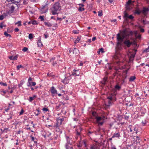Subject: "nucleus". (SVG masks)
I'll return each instance as SVG.
<instances>
[{
  "label": "nucleus",
  "mask_w": 149,
  "mask_h": 149,
  "mask_svg": "<svg viewBox=\"0 0 149 149\" xmlns=\"http://www.w3.org/2000/svg\"><path fill=\"white\" fill-rule=\"evenodd\" d=\"M61 9V6L59 2L55 3L53 7L51 8L52 13L53 15L58 14L57 12L58 11H60Z\"/></svg>",
  "instance_id": "1"
},
{
  "label": "nucleus",
  "mask_w": 149,
  "mask_h": 149,
  "mask_svg": "<svg viewBox=\"0 0 149 149\" xmlns=\"http://www.w3.org/2000/svg\"><path fill=\"white\" fill-rule=\"evenodd\" d=\"M123 18L124 19V21L127 22L128 21V19H132L134 18V17L132 15H129L128 13L126 11H125L124 12Z\"/></svg>",
  "instance_id": "2"
},
{
  "label": "nucleus",
  "mask_w": 149,
  "mask_h": 149,
  "mask_svg": "<svg viewBox=\"0 0 149 149\" xmlns=\"http://www.w3.org/2000/svg\"><path fill=\"white\" fill-rule=\"evenodd\" d=\"M123 44L125 45L124 47H126L129 48L133 44V42H131L129 40H126L123 42Z\"/></svg>",
  "instance_id": "3"
},
{
  "label": "nucleus",
  "mask_w": 149,
  "mask_h": 149,
  "mask_svg": "<svg viewBox=\"0 0 149 149\" xmlns=\"http://www.w3.org/2000/svg\"><path fill=\"white\" fill-rule=\"evenodd\" d=\"M117 40L118 41H120L122 42L124 38L125 37V36L124 35H123L122 37L120 36L119 33H118L117 35Z\"/></svg>",
  "instance_id": "4"
},
{
  "label": "nucleus",
  "mask_w": 149,
  "mask_h": 149,
  "mask_svg": "<svg viewBox=\"0 0 149 149\" xmlns=\"http://www.w3.org/2000/svg\"><path fill=\"white\" fill-rule=\"evenodd\" d=\"M50 92L53 95L57 94V90L54 88V87L52 86L50 90Z\"/></svg>",
  "instance_id": "5"
},
{
  "label": "nucleus",
  "mask_w": 149,
  "mask_h": 149,
  "mask_svg": "<svg viewBox=\"0 0 149 149\" xmlns=\"http://www.w3.org/2000/svg\"><path fill=\"white\" fill-rule=\"evenodd\" d=\"M108 79V77H104L102 81H101V83L103 85H105L106 84V82L107 81V79Z\"/></svg>",
  "instance_id": "6"
},
{
  "label": "nucleus",
  "mask_w": 149,
  "mask_h": 149,
  "mask_svg": "<svg viewBox=\"0 0 149 149\" xmlns=\"http://www.w3.org/2000/svg\"><path fill=\"white\" fill-rule=\"evenodd\" d=\"M15 7L14 6H12L10 7V10L9 11H8V14H11L13 13Z\"/></svg>",
  "instance_id": "7"
},
{
  "label": "nucleus",
  "mask_w": 149,
  "mask_h": 149,
  "mask_svg": "<svg viewBox=\"0 0 149 149\" xmlns=\"http://www.w3.org/2000/svg\"><path fill=\"white\" fill-rule=\"evenodd\" d=\"M58 127L56 126V125L54 126V127H56V131L58 132V134H61L62 133V130Z\"/></svg>",
  "instance_id": "8"
},
{
  "label": "nucleus",
  "mask_w": 149,
  "mask_h": 149,
  "mask_svg": "<svg viewBox=\"0 0 149 149\" xmlns=\"http://www.w3.org/2000/svg\"><path fill=\"white\" fill-rule=\"evenodd\" d=\"M82 130L81 128L79 127L78 129L76 130V135L78 136H79L80 135V132Z\"/></svg>",
  "instance_id": "9"
},
{
  "label": "nucleus",
  "mask_w": 149,
  "mask_h": 149,
  "mask_svg": "<svg viewBox=\"0 0 149 149\" xmlns=\"http://www.w3.org/2000/svg\"><path fill=\"white\" fill-rule=\"evenodd\" d=\"M36 84V83L35 82H28L27 83V86L28 87L35 86Z\"/></svg>",
  "instance_id": "10"
},
{
  "label": "nucleus",
  "mask_w": 149,
  "mask_h": 149,
  "mask_svg": "<svg viewBox=\"0 0 149 149\" xmlns=\"http://www.w3.org/2000/svg\"><path fill=\"white\" fill-rule=\"evenodd\" d=\"M69 79L68 77H65L64 79L62 81V82L64 84H66L69 83Z\"/></svg>",
  "instance_id": "11"
},
{
  "label": "nucleus",
  "mask_w": 149,
  "mask_h": 149,
  "mask_svg": "<svg viewBox=\"0 0 149 149\" xmlns=\"http://www.w3.org/2000/svg\"><path fill=\"white\" fill-rule=\"evenodd\" d=\"M76 72H79V70H76L74 69L73 70V72H72V75L74 76H76H76H79V73L78 72V73L77 74Z\"/></svg>",
  "instance_id": "12"
},
{
  "label": "nucleus",
  "mask_w": 149,
  "mask_h": 149,
  "mask_svg": "<svg viewBox=\"0 0 149 149\" xmlns=\"http://www.w3.org/2000/svg\"><path fill=\"white\" fill-rule=\"evenodd\" d=\"M120 137V134L119 133H114L113 135L112 136V138H114V137H118L119 138Z\"/></svg>",
  "instance_id": "13"
},
{
  "label": "nucleus",
  "mask_w": 149,
  "mask_h": 149,
  "mask_svg": "<svg viewBox=\"0 0 149 149\" xmlns=\"http://www.w3.org/2000/svg\"><path fill=\"white\" fill-rule=\"evenodd\" d=\"M90 149H98V147L97 145L93 144L91 146Z\"/></svg>",
  "instance_id": "14"
},
{
  "label": "nucleus",
  "mask_w": 149,
  "mask_h": 149,
  "mask_svg": "<svg viewBox=\"0 0 149 149\" xmlns=\"http://www.w3.org/2000/svg\"><path fill=\"white\" fill-rule=\"evenodd\" d=\"M17 55L13 57V56H10L9 57V58L11 60H15L17 59Z\"/></svg>",
  "instance_id": "15"
},
{
  "label": "nucleus",
  "mask_w": 149,
  "mask_h": 149,
  "mask_svg": "<svg viewBox=\"0 0 149 149\" xmlns=\"http://www.w3.org/2000/svg\"><path fill=\"white\" fill-rule=\"evenodd\" d=\"M62 122L59 119V118H58L57 120V122L56 123V125H55L56 126H59L61 125Z\"/></svg>",
  "instance_id": "16"
},
{
  "label": "nucleus",
  "mask_w": 149,
  "mask_h": 149,
  "mask_svg": "<svg viewBox=\"0 0 149 149\" xmlns=\"http://www.w3.org/2000/svg\"><path fill=\"white\" fill-rule=\"evenodd\" d=\"M114 88L115 90L119 91L121 89V86L117 84L115 86Z\"/></svg>",
  "instance_id": "17"
},
{
  "label": "nucleus",
  "mask_w": 149,
  "mask_h": 149,
  "mask_svg": "<svg viewBox=\"0 0 149 149\" xmlns=\"http://www.w3.org/2000/svg\"><path fill=\"white\" fill-rule=\"evenodd\" d=\"M38 46L39 47H41L42 46V42L40 39H39L37 42Z\"/></svg>",
  "instance_id": "18"
},
{
  "label": "nucleus",
  "mask_w": 149,
  "mask_h": 149,
  "mask_svg": "<svg viewBox=\"0 0 149 149\" xmlns=\"http://www.w3.org/2000/svg\"><path fill=\"white\" fill-rule=\"evenodd\" d=\"M65 148L66 149H70L72 148V144H65Z\"/></svg>",
  "instance_id": "19"
},
{
  "label": "nucleus",
  "mask_w": 149,
  "mask_h": 149,
  "mask_svg": "<svg viewBox=\"0 0 149 149\" xmlns=\"http://www.w3.org/2000/svg\"><path fill=\"white\" fill-rule=\"evenodd\" d=\"M114 97V96H112V94H111V95H110L107 96V98L109 99L110 101H111L113 100V97Z\"/></svg>",
  "instance_id": "20"
},
{
  "label": "nucleus",
  "mask_w": 149,
  "mask_h": 149,
  "mask_svg": "<svg viewBox=\"0 0 149 149\" xmlns=\"http://www.w3.org/2000/svg\"><path fill=\"white\" fill-rule=\"evenodd\" d=\"M30 137L31 138V141H33L35 143H37V142L36 139L34 138L32 136H31Z\"/></svg>",
  "instance_id": "21"
},
{
  "label": "nucleus",
  "mask_w": 149,
  "mask_h": 149,
  "mask_svg": "<svg viewBox=\"0 0 149 149\" xmlns=\"http://www.w3.org/2000/svg\"><path fill=\"white\" fill-rule=\"evenodd\" d=\"M136 79L135 76H131L129 79V81L132 82L133 81Z\"/></svg>",
  "instance_id": "22"
},
{
  "label": "nucleus",
  "mask_w": 149,
  "mask_h": 149,
  "mask_svg": "<svg viewBox=\"0 0 149 149\" xmlns=\"http://www.w3.org/2000/svg\"><path fill=\"white\" fill-rule=\"evenodd\" d=\"M96 121L97 122H99L100 121H101L102 120V118L101 117H96Z\"/></svg>",
  "instance_id": "23"
},
{
  "label": "nucleus",
  "mask_w": 149,
  "mask_h": 149,
  "mask_svg": "<svg viewBox=\"0 0 149 149\" xmlns=\"http://www.w3.org/2000/svg\"><path fill=\"white\" fill-rule=\"evenodd\" d=\"M148 8L145 7H143V10H142V13L143 14L145 13L147 11H148Z\"/></svg>",
  "instance_id": "24"
},
{
  "label": "nucleus",
  "mask_w": 149,
  "mask_h": 149,
  "mask_svg": "<svg viewBox=\"0 0 149 149\" xmlns=\"http://www.w3.org/2000/svg\"><path fill=\"white\" fill-rule=\"evenodd\" d=\"M44 24L45 25L48 27H51L52 26V25L49 22H45L44 23Z\"/></svg>",
  "instance_id": "25"
},
{
  "label": "nucleus",
  "mask_w": 149,
  "mask_h": 149,
  "mask_svg": "<svg viewBox=\"0 0 149 149\" xmlns=\"http://www.w3.org/2000/svg\"><path fill=\"white\" fill-rule=\"evenodd\" d=\"M135 137H136V143H139L141 140L139 136H136Z\"/></svg>",
  "instance_id": "26"
},
{
  "label": "nucleus",
  "mask_w": 149,
  "mask_h": 149,
  "mask_svg": "<svg viewBox=\"0 0 149 149\" xmlns=\"http://www.w3.org/2000/svg\"><path fill=\"white\" fill-rule=\"evenodd\" d=\"M135 54H132L130 57V60L132 61L133 60V58L135 57Z\"/></svg>",
  "instance_id": "27"
},
{
  "label": "nucleus",
  "mask_w": 149,
  "mask_h": 149,
  "mask_svg": "<svg viewBox=\"0 0 149 149\" xmlns=\"http://www.w3.org/2000/svg\"><path fill=\"white\" fill-rule=\"evenodd\" d=\"M141 11L139 9L136 10L135 12V14H137L138 15H139L141 13Z\"/></svg>",
  "instance_id": "28"
},
{
  "label": "nucleus",
  "mask_w": 149,
  "mask_h": 149,
  "mask_svg": "<svg viewBox=\"0 0 149 149\" xmlns=\"http://www.w3.org/2000/svg\"><path fill=\"white\" fill-rule=\"evenodd\" d=\"M4 34L5 36L6 37H11V35L10 34L8 33L6 31H5L4 32Z\"/></svg>",
  "instance_id": "29"
},
{
  "label": "nucleus",
  "mask_w": 149,
  "mask_h": 149,
  "mask_svg": "<svg viewBox=\"0 0 149 149\" xmlns=\"http://www.w3.org/2000/svg\"><path fill=\"white\" fill-rule=\"evenodd\" d=\"M142 21V22L144 25L149 24V22L148 21H146L144 19H143Z\"/></svg>",
  "instance_id": "30"
},
{
  "label": "nucleus",
  "mask_w": 149,
  "mask_h": 149,
  "mask_svg": "<svg viewBox=\"0 0 149 149\" xmlns=\"http://www.w3.org/2000/svg\"><path fill=\"white\" fill-rule=\"evenodd\" d=\"M149 52V48H146V49H144L143 51V53H146L147 52Z\"/></svg>",
  "instance_id": "31"
},
{
  "label": "nucleus",
  "mask_w": 149,
  "mask_h": 149,
  "mask_svg": "<svg viewBox=\"0 0 149 149\" xmlns=\"http://www.w3.org/2000/svg\"><path fill=\"white\" fill-rule=\"evenodd\" d=\"M80 39L78 37L76 39V40L74 42V43L75 44H77V43H78L79 40H80Z\"/></svg>",
  "instance_id": "32"
},
{
  "label": "nucleus",
  "mask_w": 149,
  "mask_h": 149,
  "mask_svg": "<svg viewBox=\"0 0 149 149\" xmlns=\"http://www.w3.org/2000/svg\"><path fill=\"white\" fill-rule=\"evenodd\" d=\"M21 21H18L16 23H15V24H18V26H21L22 25L21 24Z\"/></svg>",
  "instance_id": "33"
},
{
  "label": "nucleus",
  "mask_w": 149,
  "mask_h": 149,
  "mask_svg": "<svg viewBox=\"0 0 149 149\" xmlns=\"http://www.w3.org/2000/svg\"><path fill=\"white\" fill-rule=\"evenodd\" d=\"M122 42H121L120 41H118V42L117 43V47H118V48H119V45H120V46H121V45H122Z\"/></svg>",
  "instance_id": "34"
},
{
  "label": "nucleus",
  "mask_w": 149,
  "mask_h": 149,
  "mask_svg": "<svg viewBox=\"0 0 149 149\" xmlns=\"http://www.w3.org/2000/svg\"><path fill=\"white\" fill-rule=\"evenodd\" d=\"M123 33L124 34V35H124V36H126V35H127V31L126 30H124L123 31Z\"/></svg>",
  "instance_id": "35"
},
{
  "label": "nucleus",
  "mask_w": 149,
  "mask_h": 149,
  "mask_svg": "<svg viewBox=\"0 0 149 149\" xmlns=\"http://www.w3.org/2000/svg\"><path fill=\"white\" fill-rule=\"evenodd\" d=\"M39 19H40V20L41 21H43L44 20V16H40L39 17Z\"/></svg>",
  "instance_id": "36"
},
{
  "label": "nucleus",
  "mask_w": 149,
  "mask_h": 149,
  "mask_svg": "<svg viewBox=\"0 0 149 149\" xmlns=\"http://www.w3.org/2000/svg\"><path fill=\"white\" fill-rule=\"evenodd\" d=\"M78 10L80 11H83L84 10V8L81 7H79L78 8Z\"/></svg>",
  "instance_id": "37"
},
{
  "label": "nucleus",
  "mask_w": 149,
  "mask_h": 149,
  "mask_svg": "<svg viewBox=\"0 0 149 149\" xmlns=\"http://www.w3.org/2000/svg\"><path fill=\"white\" fill-rule=\"evenodd\" d=\"M29 39H31L33 38V34L32 33H30L29 35Z\"/></svg>",
  "instance_id": "38"
},
{
  "label": "nucleus",
  "mask_w": 149,
  "mask_h": 149,
  "mask_svg": "<svg viewBox=\"0 0 149 149\" xmlns=\"http://www.w3.org/2000/svg\"><path fill=\"white\" fill-rule=\"evenodd\" d=\"M103 15V14H102V10H101V11H98V15L99 16H101L102 15Z\"/></svg>",
  "instance_id": "39"
},
{
  "label": "nucleus",
  "mask_w": 149,
  "mask_h": 149,
  "mask_svg": "<svg viewBox=\"0 0 149 149\" xmlns=\"http://www.w3.org/2000/svg\"><path fill=\"white\" fill-rule=\"evenodd\" d=\"M31 23L33 25L37 24H38L37 21L35 20L32 21Z\"/></svg>",
  "instance_id": "40"
},
{
  "label": "nucleus",
  "mask_w": 149,
  "mask_h": 149,
  "mask_svg": "<svg viewBox=\"0 0 149 149\" xmlns=\"http://www.w3.org/2000/svg\"><path fill=\"white\" fill-rule=\"evenodd\" d=\"M133 34V32L132 31H130L129 32V33L126 35V36H132Z\"/></svg>",
  "instance_id": "41"
},
{
  "label": "nucleus",
  "mask_w": 149,
  "mask_h": 149,
  "mask_svg": "<svg viewBox=\"0 0 149 149\" xmlns=\"http://www.w3.org/2000/svg\"><path fill=\"white\" fill-rule=\"evenodd\" d=\"M36 111H38V113H35V115L36 116H38V115L40 113V110H39V109H37L36 110Z\"/></svg>",
  "instance_id": "42"
},
{
  "label": "nucleus",
  "mask_w": 149,
  "mask_h": 149,
  "mask_svg": "<svg viewBox=\"0 0 149 149\" xmlns=\"http://www.w3.org/2000/svg\"><path fill=\"white\" fill-rule=\"evenodd\" d=\"M28 48L26 47H24L23 49L22 50L24 52H26L27 51V50H28Z\"/></svg>",
  "instance_id": "43"
},
{
  "label": "nucleus",
  "mask_w": 149,
  "mask_h": 149,
  "mask_svg": "<svg viewBox=\"0 0 149 149\" xmlns=\"http://www.w3.org/2000/svg\"><path fill=\"white\" fill-rule=\"evenodd\" d=\"M78 51V50L77 49V48H74L73 51V54H76V52H77Z\"/></svg>",
  "instance_id": "44"
},
{
  "label": "nucleus",
  "mask_w": 149,
  "mask_h": 149,
  "mask_svg": "<svg viewBox=\"0 0 149 149\" xmlns=\"http://www.w3.org/2000/svg\"><path fill=\"white\" fill-rule=\"evenodd\" d=\"M104 123V121H102V122H97V123H98V125H102L103 123Z\"/></svg>",
  "instance_id": "45"
},
{
  "label": "nucleus",
  "mask_w": 149,
  "mask_h": 149,
  "mask_svg": "<svg viewBox=\"0 0 149 149\" xmlns=\"http://www.w3.org/2000/svg\"><path fill=\"white\" fill-rule=\"evenodd\" d=\"M33 100V97H29V100L30 102H31Z\"/></svg>",
  "instance_id": "46"
},
{
  "label": "nucleus",
  "mask_w": 149,
  "mask_h": 149,
  "mask_svg": "<svg viewBox=\"0 0 149 149\" xmlns=\"http://www.w3.org/2000/svg\"><path fill=\"white\" fill-rule=\"evenodd\" d=\"M63 100H67L69 99L68 97H67V96H66V97H64V96H63Z\"/></svg>",
  "instance_id": "47"
},
{
  "label": "nucleus",
  "mask_w": 149,
  "mask_h": 149,
  "mask_svg": "<svg viewBox=\"0 0 149 149\" xmlns=\"http://www.w3.org/2000/svg\"><path fill=\"white\" fill-rule=\"evenodd\" d=\"M8 128H4L3 131V132H7Z\"/></svg>",
  "instance_id": "48"
},
{
  "label": "nucleus",
  "mask_w": 149,
  "mask_h": 149,
  "mask_svg": "<svg viewBox=\"0 0 149 149\" xmlns=\"http://www.w3.org/2000/svg\"><path fill=\"white\" fill-rule=\"evenodd\" d=\"M131 0H129L127 2V4L128 5H130L131 3Z\"/></svg>",
  "instance_id": "49"
},
{
  "label": "nucleus",
  "mask_w": 149,
  "mask_h": 149,
  "mask_svg": "<svg viewBox=\"0 0 149 149\" xmlns=\"http://www.w3.org/2000/svg\"><path fill=\"white\" fill-rule=\"evenodd\" d=\"M72 32L74 34H77L79 33V32L76 30H73Z\"/></svg>",
  "instance_id": "50"
},
{
  "label": "nucleus",
  "mask_w": 149,
  "mask_h": 149,
  "mask_svg": "<svg viewBox=\"0 0 149 149\" xmlns=\"http://www.w3.org/2000/svg\"><path fill=\"white\" fill-rule=\"evenodd\" d=\"M67 143H66V144H71L70 143V139L67 140Z\"/></svg>",
  "instance_id": "51"
},
{
  "label": "nucleus",
  "mask_w": 149,
  "mask_h": 149,
  "mask_svg": "<svg viewBox=\"0 0 149 149\" xmlns=\"http://www.w3.org/2000/svg\"><path fill=\"white\" fill-rule=\"evenodd\" d=\"M99 50L100 52H101L102 53H103L104 52V49L103 48H101L100 49H99Z\"/></svg>",
  "instance_id": "52"
},
{
  "label": "nucleus",
  "mask_w": 149,
  "mask_h": 149,
  "mask_svg": "<svg viewBox=\"0 0 149 149\" xmlns=\"http://www.w3.org/2000/svg\"><path fill=\"white\" fill-rule=\"evenodd\" d=\"M42 110L43 111H49V109H48L47 108H43L42 109Z\"/></svg>",
  "instance_id": "53"
},
{
  "label": "nucleus",
  "mask_w": 149,
  "mask_h": 149,
  "mask_svg": "<svg viewBox=\"0 0 149 149\" xmlns=\"http://www.w3.org/2000/svg\"><path fill=\"white\" fill-rule=\"evenodd\" d=\"M0 84H1L3 86H7V84L6 83H4L3 82H1Z\"/></svg>",
  "instance_id": "54"
},
{
  "label": "nucleus",
  "mask_w": 149,
  "mask_h": 149,
  "mask_svg": "<svg viewBox=\"0 0 149 149\" xmlns=\"http://www.w3.org/2000/svg\"><path fill=\"white\" fill-rule=\"evenodd\" d=\"M52 65L53 66H54L56 65V64H57V63H56V61H52Z\"/></svg>",
  "instance_id": "55"
},
{
  "label": "nucleus",
  "mask_w": 149,
  "mask_h": 149,
  "mask_svg": "<svg viewBox=\"0 0 149 149\" xmlns=\"http://www.w3.org/2000/svg\"><path fill=\"white\" fill-rule=\"evenodd\" d=\"M22 67V66L21 65H18L17 67V70H19L20 68H21Z\"/></svg>",
  "instance_id": "56"
},
{
  "label": "nucleus",
  "mask_w": 149,
  "mask_h": 149,
  "mask_svg": "<svg viewBox=\"0 0 149 149\" xmlns=\"http://www.w3.org/2000/svg\"><path fill=\"white\" fill-rule=\"evenodd\" d=\"M32 78L31 77H29V78L28 79V82H31V81H32Z\"/></svg>",
  "instance_id": "57"
},
{
  "label": "nucleus",
  "mask_w": 149,
  "mask_h": 149,
  "mask_svg": "<svg viewBox=\"0 0 149 149\" xmlns=\"http://www.w3.org/2000/svg\"><path fill=\"white\" fill-rule=\"evenodd\" d=\"M10 1L13 3H17L18 2L15 1V0H10Z\"/></svg>",
  "instance_id": "58"
},
{
  "label": "nucleus",
  "mask_w": 149,
  "mask_h": 149,
  "mask_svg": "<svg viewBox=\"0 0 149 149\" xmlns=\"http://www.w3.org/2000/svg\"><path fill=\"white\" fill-rule=\"evenodd\" d=\"M19 31V29L17 28H16L14 29V31L15 32H18Z\"/></svg>",
  "instance_id": "59"
},
{
  "label": "nucleus",
  "mask_w": 149,
  "mask_h": 149,
  "mask_svg": "<svg viewBox=\"0 0 149 149\" xmlns=\"http://www.w3.org/2000/svg\"><path fill=\"white\" fill-rule=\"evenodd\" d=\"M24 111L23 110V109H22L21 110V111L19 113V115H22L24 113Z\"/></svg>",
  "instance_id": "60"
},
{
  "label": "nucleus",
  "mask_w": 149,
  "mask_h": 149,
  "mask_svg": "<svg viewBox=\"0 0 149 149\" xmlns=\"http://www.w3.org/2000/svg\"><path fill=\"white\" fill-rule=\"evenodd\" d=\"M4 18V17L3 15H1L0 16V20H2Z\"/></svg>",
  "instance_id": "61"
},
{
  "label": "nucleus",
  "mask_w": 149,
  "mask_h": 149,
  "mask_svg": "<svg viewBox=\"0 0 149 149\" xmlns=\"http://www.w3.org/2000/svg\"><path fill=\"white\" fill-rule=\"evenodd\" d=\"M136 38L138 39H140L141 38V36L140 35H139Z\"/></svg>",
  "instance_id": "62"
},
{
  "label": "nucleus",
  "mask_w": 149,
  "mask_h": 149,
  "mask_svg": "<svg viewBox=\"0 0 149 149\" xmlns=\"http://www.w3.org/2000/svg\"><path fill=\"white\" fill-rule=\"evenodd\" d=\"M55 57H52V58L50 60V61L51 62H52V61H54V60H55Z\"/></svg>",
  "instance_id": "63"
},
{
  "label": "nucleus",
  "mask_w": 149,
  "mask_h": 149,
  "mask_svg": "<svg viewBox=\"0 0 149 149\" xmlns=\"http://www.w3.org/2000/svg\"><path fill=\"white\" fill-rule=\"evenodd\" d=\"M111 149H116L115 146H112L111 147Z\"/></svg>",
  "instance_id": "64"
}]
</instances>
